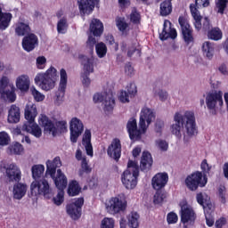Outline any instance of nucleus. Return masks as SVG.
I'll list each match as a JSON object with an SVG mask.
<instances>
[{
	"mask_svg": "<svg viewBox=\"0 0 228 228\" xmlns=\"http://www.w3.org/2000/svg\"><path fill=\"white\" fill-rule=\"evenodd\" d=\"M170 131L178 139L183 136L184 143H188L199 133L195 113L191 110L175 113Z\"/></svg>",
	"mask_w": 228,
	"mask_h": 228,
	"instance_id": "obj_1",
	"label": "nucleus"
},
{
	"mask_svg": "<svg viewBox=\"0 0 228 228\" xmlns=\"http://www.w3.org/2000/svg\"><path fill=\"white\" fill-rule=\"evenodd\" d=\"M56 81H58V70L53 66L45 72L37 73L34 78L35 84L45 92L53 90Z\"/></svg>",
	"mask_w": 228,
	"mask_h": 228,
	"instance_id": "obj_2",
	"label": "nucleus"
},
{
	"mask_svg": "<svg viewBox=\"0 0 228 228\" xmlns=\"http://www.w3.org/2000/svg\"><path fill=\"white\" fill-rule=\"evenodd\" d=\"M140 174L138 164L129 160L127 169L123 173L121 181L126 190H134L138 184V175Z\"/></svg>",
	"mask_w": 228,
	"mask_h": 228,
	"instance_id": "obj_3",
	"label": "nucleus"
},
{
	"mask_svg": "<svg viewBox=\"0 0 228 228\" xmlns=\"http://www.w3.org/2000/svg\"><path fill=\"white\" fill-rule=\"evenodd\" d=\"M38 122L39 126L44 127L45 132L52 134L53 136H56V134L67 131V121L65 120L56 121L54 124L47 116L41 114Z\"/></svg>",
	"mask_w": 228,
	"mask_h": 228,
	"instance_id": "obj_4",
	"label": "nucleus"
},
{
	"mask_svg": "<svg viewBox=\"0 0 228 228\" xmlns=\"http://www.w3.org/2000/svg\"><path fill=\"white\" fill-rule=\"evenodd\" d=\"M105 209L109 215H118L127 209V198L121 193L109 199L105 203Z\"/></svg>",
	"mask_w": 228,
	"mask_h": 228,
	"instance_id": "obj_5",
	"label": "nucleus"
},
{
	"mask_svg": "<svg viewBox=\"0 0 228 228\" xmlns=\"http://www.w3.org/2000/svg\"><path fill=\"white\" fill-rule=\"evenodd\" d=\"M30 193L33 197H38L43 195L45 199H50L53 197V189L49 182L45 178L41 180H34L30 184Z\"/></svg>",
	"mask_w": 228,
	"mask_h": 228,
	"instance_id": "obj_6",
	"label": "nucleus"
},
{
	"mask_svg": "<svg viewBox=\"0 0 228 228\" xmlns=\"http://www.w3.org/2000/svg\"><path fill=\"white\" fill-rule=\"evenodd\" d=\"M0 94L8 102H15L17 100L15 86L13 84H10V78L8 77L4 76L0 78Z\"/></svg>",
	"mask_w": 228,
	"mask_h": 228,
	"instance_id": "obj_7",
	"label": "nucleus"
},
{
	"mask_svg": "<svg viewBox=\"0 0 228 228\" xmlns=\"http://www.w3.org/2000/svg\"><path fill=\"white\" fill-rule=\"evenodd\" d=\"M205 102L209 111H216L224 106V99L221 91H210L205 95Z\"/></svg>",
	"mask_w": 228,
	"mask_h": 228,
	"instance_id": "obj_8",
	"label": "nucleus"
},
{
	"mask_svg": "<svg viewBox=\"0 0 228 228\" xmlns=\"http://www.w3.org/2000/svg\"><path fill=\"white\" fill-rule=\"evenodd\" d=\"M185 184L191 191H195L199 186L204 188L208 184V176L202 175V172L197 171L186 177Z\"/></svg>",
	"mask_w": 228,
	"mask_h": 228,
	"instance_id": "obj_9",
	"label": "nucleus"
},
{
	"mask_svg": "<svg viewBox=\"0 0 228 228\" xmlns=\"http://www.w3.org/2000/svg\"><path fill=\"white\" fill-rule=\"evenodd\" d=\"M180 208L181 222L184 225V228H186L187 225H191L195 222L197 216L191 206L184 200L180 202Z\"/></svg>",
	"mask_w": 228,
	"mask_h": 228,
	"instance_id": "obj_10",
	"label": "nucleus"
},
{
	"mask_svg": "<svg viewBox=\"0 0 228 228\" xmlns=\"http://www.w3.org/2000/svg\"><path fill=\"white\" fill-rule=\"evenodd\" d=\"M154 120H156V111L154 109L147 106L142 107L140 112L139 127L142 128V131H147Z\"/></svg>",
	"mask_w": 228,
	"mask_h": 228,
	"instance_id": "obj_11",
	"label": "nucleus"
},
{
	"mask_svg": "<svg viewBox=\"0 0 228 228\" xmlns=\"http://www.w3.org/2000/svg\"><path fill=\"white\" fill-rule=\"evenodd\" d=\"M93 101L95 104L103 102V110L110 113V111H113L115 108V99L113 95L108 93H96L93 96Z\"/></svg>",
	"mask_w": 228,
	"mask_h": 228,
	"instance_id": "obj_12",
	"label": "nucleus"
},
{
	"mask_svg": "<svg viewBox=\"0 0 228 228\" xmlns=\"http://www.w3.org/2000/svg\"><path fill=\"white\" fill-rule=\"evenodd\" d=\"M69 81V76L67 75V70L65 69H60V83L59 89L56 93L55 104L60 106L65 99V90H67V83Z\"/></svg>",
	"mask_w": 228,
	"mask_h": 228,
	"instance_id": "obj_13",
	"label": "nucleus"
},
{
	"mask_svg": "<svg viewBox=\"0 0 228 228\" xmlns=\"http://www.w3.org/2000/svg\"><path fill=\"white\" fill-rule=\"evenodd\" d=\"M83 131H85L83 121L77 118H72L69 122L70 142L77 143V138L83 134Z\"/></svg>",
	"mask_w": 228,
	"mask_h": 228,
	"instance_id": "obj_14",
	"label": "nucleus"
},
{
	"mask_svg": "<svg viewBox=\"0 0 228 228\" xmlns=\"http://www.w3.org/2000/svg\"><path fill=\"white\" fill-rule=\"evenodd\" d=\"M5 176L8 183H20L22 180V171L15 163L7 164L5 167Z\"/></svg>",
	"mask_w": 228,
	"mask_h": 228,
	"instance_id": "obj_15",
	"label": "nucleus"
},
{
	"mask_svg": "<svg viewBox=\"0 0 228 228\" xmlns=\"http://www.w3.org/2000/svg\"><path fill=\"white\" fill-rule=\"evenodd\" d=\"M83 204H85V200L78 198L67 206V213L72 220H79L81 218V208H83Z\"/></svg>",
	"mask_w": 228,
	"mask_h": 228,
	"instance_id": "obj_16",
	"label": "nucleus"
},
{
	"mask_svg": "<svg viewBox=\"0 0 228 228\" xmlns=\"http://www.w3.org/2000/svg\"><path fill=\"white\" fill-rule=\"evenodd\" d=\"M126 129L129 137L132 140H140V138H142V134H145L147 132V130H143L141 126L138 128V124L134 118H132L127 121Z\"/></svg>",
	"mask_w": 228,
	"mask_h": 228,
	"instance_id": "obj_17",
	"label": "nucleus"
},
{
	"mask_svg": "<svg viewBox=\"0 0 228 228\" xmlns=\"http://www.w3.org/2000/svg\"><path fill=\"white\" fill-rule=\"evenodd\" d=\"M178 22L181 26L183 38L185 43H193V30L188 22V20L184 16H180Z\"/></svg>",
	"mask_w": 228,
	"mask_h": 228,
	"instance_id": "obj_18",
	"label": "nucleus"
},
{
	"mask_svg": "<svg viewBox=\"0 0 228 228\" xmlns=\"http://www.w3.org/2000/svg\"><path fill=\"white\" fill-rule=\"evenodd\" d=\"M168 38L175 40V38H177V30L174 28L170 20H164L163 29L161 33H159V39L163 41L168 40Z\"/></svg>",
	"mask_w": 228,
	"mask_h": 228,
	"instance_id": "obj_19",
	"label": "nucleus"
},
{
	"mask_svg": "<svg viewBox=\"0 0 228 228\" xmlns=\"http://www.w3.org/2000/svg\"><path fill=\"white\" fill-rule=\"evenodd\" d=\"M107 154L116 161L120 159V156L122 154V144L120 143V139L115 138L112 140L110 145L108 147Z\"/></svg>",
	"mask_w": 228,
	"mask_h": 228,
	"instance_id": "obj_20",
	"label": "nucleus"
},
{
	"mask_svg": "<svg viewBox=\"0 0 228 228\" xmlns=\"http://www.w3.org/2000/svg\"><path fill=\"white\" fill-rule=\"evenodd\" d=\"M15 85L20 92L26 94L30 90L29 86H31V79L29 78V76L22 74L16 77Z\"/></svg>",
	"mask_w": 228,
	"mask_h": 228,
	"instance_id": "obj_21",
	"label": "nucleus"
},
{
	"mask_svg": "<svg viewBox=\"0 0 228 228\" xmlns=\"http://www.w3.org/2000/svg\"><path fill=\"white\" fill-rule=\"evenodd\" d=\"M167 183H168V174L167 173H158L151 179V186L157 191L165 188Z\"/></svg>",
	"mask_w": 228,
	"mask_h": 228,
	"instance_id": "obj_22",
	"label": "nucleus"
},
{
	"mask_svg": "<svg viewBox=\"0 0 228 228\" xmlns=\"http://www.w3.org/2000/svg\"><path fill=\"white\" fill-rule=\"evenodd\" d=\"M38 45V37L35 34H28L22 39V47L27 53H31Z\"/></svg>",
	"mask_w": 228,
	"mask_h": 228,
	"instance_id": "obj_23",
	"label": "nucleus"
},
{
	"mask_svg": "<svg viewBox=\"0 0 228 228\" xmlns=\"http://www.w3.org/2000/svg\"><path fill=\"white\" fill-rule=\"evenodd\" d=\"M21 131H26V133H29V134H32V136H35L36 138H40V136H42V128H40V126L35 123V121L24 123Z\"/></svg>",
	"mask_w": 228,
	"mask_h": 228,
	"instance_id": "obj_24",
	"label": "nucleus"
},
{
	"mask_svg": "<svg viewBox=\"0 0 228 228\" xmlns=\"http://www.w3.org/2000/svg\"><path fill=\"white\" fill-rule=\"evenodd\" d=\"M28 191V184L16 182L12 187V197L15 200H21Z\"/></svg>",
	"mask_w": 228,
	"mask_h": 228,
	"instance_id": "obj_25",
	"label": "nucleus"
},
{
	"mask_svg": "<svg viewBox=\"0 0 228 228\" xmlns=\"http://www.w3.org/2000/svg\"><path fill=\"white\" fill-rule=\"evenodd\" d=\"M98 1L99 0H77L80 12L89 15L91 12H94V9L95 8V3Z\"/></svg>",
	"mask_w": 228,
	"mask_h": 228,
	"instance_id": "obj_26",
	"label": "nucleus"
},
{
	"mask_svg": "<svg viewBox=\"0 0 228 228\" xmlns=\"http://www.w3.org/2000/svg\"><path fill=\"white\" fill-rule=\"evenodd\" d=\"M61 167V159L55 157L53 160L46 161V174L52 178H54L56 175V169Z\"/></svg>",
	"mask_w": 228,
	"mask_h": 228,
	"instance_id": "obj_27",
	"label": "nucleus"
},
{
	"mask_svg": "<svg viewBox=\"0 0 228 228\" xmlns=\"http://www.w3.org/2000/svg\"><path fill=\"white\" fill-rule=\"evenodd\" d=\"M20 121V109L17 105L12 104L8 110L7 122L9 124H17Z\"/></svg>",
	"mask_w": 228,
	"mask_h": 228,
	"instance_id": "obj_28",
	"label": "nucleus"
},
{
	"mask_svg": "<svg viewBox=\"0 0 228 228\" xmlns=\"http://www.w3.org/2000/svg\"><path fill=\"white\" fill-rule=\"evenodd\" d=\"M89 31L94 37H101L104 33V25L99 19H93L89 25Z\"/></svg>",
	"mask_w": 228,
	"mask_h": 228,
	"instance_id": "obj_29",
	"label": "nucleus"
},
{
	"mask_svg": "<svg viewBox=\"0 0 228 228\" xmlns=\"http://www.w3.org/2000/svg\"><path fill=\"white\" fill-rule=\"evenodd\" d=\"M82 143L86 149L87 156L94 157V147L92 146V132L86 129L83 135Z\"/></svg>",
	"mask_w": 228,
	"mask_h": 228,
	"instance_id": "obj_30",
	"label": "nucleus"
},
{
	"mask_svg": "<svg viewBox=\"0 0 228 228\" xmlns=\"http://www.w3.org/2000/svg\"><path fill=\"white\" fill-rule=\"evenodd\" d=\"M38 111L37 110V105L33 102H29L25 107V118L27 122H35Z\"/></svg>",
	"mask_w": 228,
	"mask_h": 228,
	"instance_id": "obj_31",
	"label": "nucleus"
},
{
	"mask_svg": "<svg viewBox=\"0 0 228 228\" xmlns=\"http://www.w3.org/2000/svg\"><path fill=\"white\" fill-rule=\"evenodd\" d=\"M54 180L55 186L58 188V190H65L67 188L68 181H67V176H65V174L61 172V169L57 170V175L56 177L53 176L52 178Z\"/></svg>",
	"mask_w": 228,
	"mask_h": 228,
	"instance_id": "obj_32",
	"label": "nucleus"
},
{
	"mask_svg": "<svg viewBox=\"0 0 228 228\" xmlns=\"http://www.w3.org/2000/svg\"><path fill=\"white\" fill-rule=\"evenodd\" d=\"M82 58L84 74H92L94 72V63L95 61V58H94V56H82Z\"/></svg>",
	"mask_w": 228,
	"mask_h": 228,
	"instance_id": "obj_33",
	"label": "nucleus"
},
{
	"mask_svg": "<svg viewBox=\"0 0 228 228\" xmlns=\"http://www.w3.org/2000/svg\"><path fill=\"white\" fill-rule=\"evenodd\" d=\"M213 211H215V207H213V204H208L207 207H204L206 224L208 227H213V225H215Z\"/></svg>",
	"mask_w": 228,
	"mask_h": 228,
	"instance_id": "obj_34",
	"label": "nucleus"
},
{
	"mask_svg": "<svg viewBox=\"0 0 228 228\" xmlns=\"http://www.w3.org/2000/svg\"><path fill=\"white\" fill-rule=\"evenodd\" d=\"M29 31H31V28L28 21H19L16 24L15 33L18 37H24V35H28Z\"/></svg>",
	"mask_w": 228,
	"mask_h": 228,
	"instance_id": "obj_35",
	"label": "nucleus"
},
{
	"mask_svg": "<svg viewBox=\"0 0 228 228\" xmlns=\"http://www.w3.org/2000/svg\"><path fill=\"white\" fill-rule=\"evenodd\" d=\"M202 53L208 60H212L215 56V45L209 41H206L202 45Z\"/></svg>",
	"mask_w": 228,
	"mask_h": 228,
	"instance_id": "obj_36",
	"label": "nucleus"
},
{
	"mask_svg": "<svg viewBox=\"0 0 228 228\" xmlns=\"http://www.w3.org/2000/svg\"><path fill=\"white\" fill-rule=\"evenodd\" d=\"M141 169L149 170L152 167V155L149 151H144L141 159Z\"/></svg>",
	"mask_w": 228,
	"mask_h": 228,
	"instance_id": "obj_37",
	"label": "nucleus"
},
{
	"mask_svg": "<svg viewBox=\"0 0 228 228\" xmlns=\"http://www.w3.org/2000/svg\"><path fill=\"white\" fill-rule=\"evenodd\" d=\"M44 172H45V167L44 165H34L31 167L32 179H34V181H38V179L44 175Z\"/></svg>",
	"mask_w": 228,
	"mask_h": 228,
	"instance_id": "obj_38",
	"label": "nucleus"
},
{
	"mask_svg": "<svg viewBox=\"0 0 228 228\" xmlns=\"http://www.w3.org/2000/svg\"><path fill=\"white\" fill-rule=\"evenodd\" d=\"M12 15L10 12H4L0 16V29L4 31L10 26L12 22Z\"/></svg>",
	"mask_w": 228,
	"mask_h": 228,
	"instance_id": "obj_39",
	"label": "nucleus"
},
{
	"mask_svg": "<svg viewBox=\"0 0 228 228\" xmlns=\"http://www.w3.org/2000/svg\"><path fill=\"white\" fill-rule=\"evenodd\" d=\"M224 34L219 28H212L208 31V37L209 40H214L215 42H218V40H222Z\"/></svg>",
	"mask_w": 228,
	"mask_h": 228,
	"instance_id": "obj_40",
	"label": "nucleus"
},
{
	"mask_svg": "<svg viewBox=\"0 0 228 228\" xmlns=\"http://www.w3.org/2000/svg\"><path fill=\"white\" fill-rule=\"evenodd\" d=\"M81 187H79V183L77 181H71L68 188V194L69 197H76V195H79Z\"/></svg>",
	"mask_w": 228,
	"mask_h": 228,
	"instance_id": "obj_41",
	"label": "nucleus"
},
{
	"mask_svg": "<svg viewBox=\"0 0 228 228\" xmlns=\"http://www.w3.org/2000/svg\"><path fill=\"white\" fill-rule=\"evenodd\" d=\"M160 15L162 17H167L172 13V2L164 1L160 4Z\"/></svg>",
	"mask_w": 228,
	"mask_h": 228,
	"instance_id": "obj_42",
	"label": "nucleus"
},
{
	"mask_svg": "<svg viewBox=\"0 0 228 228\" xmlns=\"http://www.w3.org/2000/svg\"><path fill=\"white\" fill-rule=\"evenodd\" d=\"M30 94L36 102H44L45 101V94L40 93L35 86L30 87Z\"/></svg>",
	"mask_w": 228,
	"mask_h": 228,
	"instance_id": "obj_43",
	"label": "nucleus"
},
{
	"mask_svg": "<svg viewBox=\"0 0 228 228\" xmlns=\"http://www.w3.org/2000/svg\"><path fill=\"white\" fill-rule=\"evenodd\" d=\"M128 225L131 228H138L139 223L138 220H140V216L136 212H132L128 216Z\"/></svg>",
	"mask_w": 228,
	"mask_h": 228,
	"instance_id": "obj_44",
	"label": "nucleus"
},
{
	"mask_svg": "<svg viewBox=\"0 0 228 228\" xmlns=\"http://www.w3.org/2000/svg\"><path fill=\"white\" fill-rule=\"evenodd\" d=\"M7 152L9 154L20 155L24 152V148L22 147V144L15 142L8 147Z\"/></svg>",
	"mask_w": 228,
	"mask_h": 228,
	"instance_id": "obj_45",
	"label": "nucleus"
},
{
	"mask_svg": "<svg viewBox=\"0 0 228 228\" xmlns=\"http://www.w3.org/2000/svg\"><path fill=\"white\" fill-rule=\"evenodd\" d=\"M95 51L98 58H104L108 53V47L106 44L100 42L95 45Z\"/></svg>",
	"mask_w": 228,
	"mask_h": 228,
	"instance_id": "obj_46",
	"label": "nucleus"
},
{
	"mask_svg": "<svg viewBox=\"0 0 228 228\" xmlns=\"http://www.w3.org/2000/svg\"><path fill=\"white\" fill-rule=\"evenodd\" d=\"M67 28H69V24H67V18L63 17L59 20L57 22V31L61 35H65L67 33Z\"/></svg>",
	"mask_w": 228,
	"mask_h": 228,
	"instance_id": "obj_47",
	"label": "nucleus"
},
{
	"mask_svg": "<svg viewBox=\"0 0 228 228\" xmlns=\"http://www.w3.org/2000/svg\"><path fill=\"white\" fill-rule=\"evenodd\" d=\"M217 195L222 204H225V202H227V189H225V186L221 185L218 187Z\"/></svg>",
	"mask_w": 228,
	"mask_h": 228,
	"instance_id": "obj_48",
	"label": "nucleus"
},
{
	"mask_svg": "<svg viewBox=\"0 0 228 228\" xmlns=\"http://www.w3.org/2000/svg\"><path fill=\"white\" fill-rule=\"evenodd\" d=\"M101 228H115V219L104 217L101 222Z\"/></svg>",
	"mask_w": 228,
	"mask_h": 228,
	"instance_id": "obj_49",
	"label": "nucleus"
},
{
	"mask_svg": "<svg viewBox=\"0 0 228 228\" xmlns=\"http://www.w3.org/2000/svg\"><path fill=\"white\" fill-rule=\"evenodd\" d=\"M116 26L122 33L127 29V24L126 23V19L124 18H116Z\"/></svg>",
	"mask_w": 228,
	"mask_h": 228,
	"instance_id": "obj_50",
	"label": "nucleus"
},
{
	"mask_svg": "<svg viewBox=\"0 0 228 228\" xmlns=\"http://www.w3.org/2000/svg\"><path fill=\"white\" fill-rule=\"evenodd\" d=\"M155 145L157 149H159V151H162L163 152L168 151V142L163 139L156 140Z\"/></svg>",
	"mask_w": 228,
	"mask_h": 228,
	"instance_id": "obj_51",
	"label": "nucleus"
},
{
	"mask_svg": "<svg viewBox=\"0 0 228 228\" xmlns=\"http://www.w3.org/2000/svg\"><path fill=\"white\" fill-rule=\"evenodd\" d=\"M10 143V134L2 131L0 132V146L4 147Z\"/></svg>",
	"mask_w": 228,
	"mask_h": 228,
	"instance_id": "obj_52",
	"label": "nucleus"
},
{
	"mask_svg": "<svg viewBox=\"0 0 228 228\" xmlns=\"http://www.w3.org/2000/svg\"><path fill=\"white\" fill-rule=\"evenodd\" d=\"M64 195L65 192L63 191V190H59L58 194L56 195V197L53 198V203L56 206H61V204H63Z\"/></svg>",
	"mask_w": 228,
	"mask_h": 228,
	"instance_id": "obj_53",
	"label": "nucleus"
},
{
	"mask_svg": "<svg viewBox=\"0 0 228 228\" xmlns=\"http://www.w3.org/2000/svg\"><path fill=\"white\" fill-rule=\"evenodd\" d=\"M216 6L218 9V13H224L227 8V0H216Z\"/></svg>",
	"mask_w": 228,
	"mask_h": 228,
	"instance_id": "obj_54",
	"label": "nucleus"
},
{
	"mask_svg": "<svg viewBox=\"0 0 228 228\" xmlns=\"http://www.w3.org/2000/svg\"><path fill=\"white\" fill-rule=\"evenodd\" d=\"M155 97H159V101L165 102V101L168 99V93H167V91L159 89L155 92Z\"/></svg>",
	"mask_w": 228,
	"mask_h": 228,
	"instance_id": "obj_55",
	"label": "nucleus"
},
{
	"mask_svg": "<svg viewBox=\"0 0 228 228\" xmlns=\"http://www.w3.org/2000/svg\"><path fill=\"white\" fill-rule=\"evenodd\" d=\"M47 63V59L45 56H39L37 58V67L40 70L45 69V65Z\"/></svg>",
	"mask_w": 228,
	"mask_h": 228,
	"instance_id": "obj_56",
	"label": "nucleus"
},
{
	"mask_svg": "<svg viewBox=\"0 0 228 228\" xmlns=\"http://www.w3.org/2000/svg\"><path fill=\"white\" fill-rule=\"evenodd\" d=\"M130 20L134 24H138V22H140V13L136 11L135 8L132 10V12L130 14Z\"/></svg>",
	"mask_w": 228,
	"mask_h": 228,
	"instance_id": "obj_57",
	"label": "nucleus"
},
{
	"mask_svg": "<svg viewBox=\"0 0 228 228\" xmlns=\"http://www.w3.org/2000/svg\"><path fill=\"white\" fill-rule=\"evenodd\" d=\"M200 168L203 172V174L206 175V174H209V172H211V165H209L208 163V160L207 159H203L201 164H200Z\"/></svg>",
	"mask_w": 228,
	"mask_h": 228,
	"instance_id": "obj_58",
	"label": "nucleus"
},
{
	"mask_svg": "<svg viewBox=\"0 0 228 228\" xmlns=\"http://www.w3.org/2000/svg\"><path fill=\"white\" fill-rule=\"evenodd\" d=\"M177 220H179V217L177 216V214L174 212H170L167 216V224H177Z\"/></svg>",
	"mask_w": 228,
	"mask_h": 228,
	"instance_id": "obj_59",
	"label": "nucleus"
},
{
	"mask_svg": "<svg viewBox=\"0 0 228 228\" xmlns=\"http://www.w3.org/2000/svg\"><path fill=\"white\" fill-rule=\"evenodd\" d=\"M191 13L193 17V19H198L200 17V12H199V10L197 9V4H191L190 5Z\"/></svg>",
	"mask_w": 228,
	"mask_h": 228,
	"instance_id": "obj_60",
	"label": "nucleus"
},
{
	"mask_svg": "<svg viewBox=\"0 0 228 228\" xmlns=\"http://www.w3.org/2000/svg\"><path fill=\"white\" fill-rule=\"evenodd\" d=\"M118 100L123 103L129 102V94H127V92L121 91L118 95Z\"/></svg>",
	"mask_w": 228,
	"mask_h": 228,
	"instance_id": "obj_61",
	"label": "nucleus"
},
{
	"mask_svg": "<svg viewBox=\"0 0 228 228\" xmlns=\"http://www.w3.org/2000/svg\"><path fill=\"white\" fill-rule=\"evenodd\" d=\"M165 197H163V194H161V192L157 191L154 195L153 198V202L154 204H161V202H163Z\"/></svg>",
	"mask_w": 228,
	"mask_h": 228,
	"instance_id": "obj_62",
	"label": "nucleus"
},
{
	"mask_svg": "<svg viewBox=\"0 0 228 228\" xmlns=\"http://www.w3.org/2000/svg\"><path fill=\"white\" fill-rule=\"evenodd\" d=\"M197 8H208L209 0H195Z\"/></svg>",
	"mask_w": 228,
	"mask_h": 228,
	"instance_id": "obj_63",
	"label": "nucleus"
},
{
	"mask_svg": "<svg viewBox=\"0 0 228 228\" xmlns=\"http://www.w3.org/2000/svg\"><path fill=\"white\" fill-rule=\"evenodd\" d=\"M95 44H97V39H95V36L90 35L86 42L87 47L94 49V45H95Z\"/></svg>",
	"mask_w": 228,
	"mask_h": 228,
	"instance_id": "obj_64",
	"label": "nucleus"
}]
</instances>
